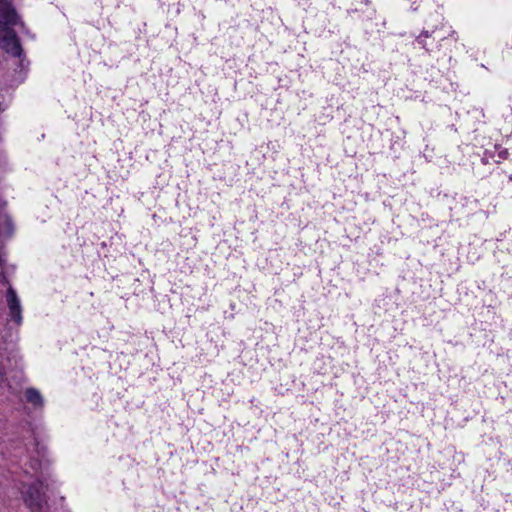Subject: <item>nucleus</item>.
I'll return each mask as SVG.
<instances>
[{
  "label": "nucleus",
  "instance_id": "f03ea898",
  "mask_svg": "<svg viewBox=\"0 0 512 512\" xmlns=\"http://www.w3.org/2000/svg\"><path fill=\"white\" fill-rule=\"evenodd\" d=\"M22 25L18 14L7 0H0V47L13 57L22 56L14 27Z\"/></svg>",
  "mask_w": 512,
  "mask_h": 512
},
{
  "label": "nucleus",
  "instance_id": "20e7f679",
  "mask_svg": "<svg viewBox=\"0 0 512 512\" xmlns=\"http://www.w3.org/2000/svg\"><path fill=\"white\" fill-rule=\"evenodd\" d=\"M6 301L9 309L10 320L13 321L17 326H20L23 321L22 306L16 291L12 288V286H9L7 289Z\"/></svg>",
  "mask_w": 512,
  "mask_h": 512
},
{
  "label": "nucleus",
  "instance_id": "6e6552de",
  "mask_svg": "<svg viewBox=\"0 0 512 512\" xmlns=\"http://www.w3.org/2000/svg\"><path fill=\"white\" fill-rule=\"evenodd\" d=\"M491 155H493L492 151H485L484 156L482 157V162L484 164H488L490 162Z\"/></svg>",
  "mask_w": 512,
  "mask_h": 512
},
{
  "label": "nucleus",
  "instance_id": "39448f33",
  "mask_svg": "<svg viewBox=\"0 0 512 512\" xmlns=\"http://www.w3.org/2000/svg\"><path fill=\"white\" fill-rule=\"evenodd\" d=\"M440 27L442 22L438 21V24L434 25L431 29H424L415 39L416 43L420 45L426 51H429L426 39L431 37Z\"/></svg>",
  "mask_w": 512,
  "mask_h": 512
},
{
  "label": "nucleus",
  "instance_id": "423d86ee",
  "mask_svg": "<svg viewBox=\"0 0 512 512\" xmlns=\"http://www.w3.org/2000/svg\"><path fill=\"white\" fill-rule=\"evenodd\" d=\"M24 394L26 401L32 404L35 408H40L43 406V397L37 389L27 388Z\"/></svg>",
  "mask_w": 512,
  "mask_h": 512
},
{
  "label": "nucleus",
  "instance_id": "7ed1b4c3",
  "mask_svg": "<svg viewBox=\"0 0 512 512\" xmlns=\"http://www.w3.org/2000/svg\"><path fill=\"white\" fill-rule=\"evenodd\" d=\"M13 233V224L3 207H0V241L9 238ZM5 260L0 254V283L6 284L7 279L4 275L3 264Z\"/></svg>",
  "mask_w": 512,
  "mask_h": 512
},
{
  "label": "nucleus",
  "instance_id": "f257e3e1",
  "mask_svg": "<svg viewBox=\"0 0 512 512\" xmlns=\"http://www.w3.org/2000/svg\"><path fill=\"white\" fill-rule=\"evenodd\" d=\"M27 453L24 462V473L34 478V482L26 487L22 485L20 493L25 506L31 512H41L47 504V498L42 491L44 485L48 488L47 475L44 472L45 447L33 438L29 444H25Z\"/></svg>",
  "mask_w": 512,
  "mask_h": 512
},
{
  "label": "nucleus",
  "instance_id": "0eeeda50",
  "mask_svg": "<svg viewBox=\"0 0 512 512\" xmlns=\"http://www.w3.org/2000/svg\"><path fill=\"white\" fill-rule=\"evenodd\" d=\"M508 157L507 149L499 148L495 146V150L493 151V155H491V160L495 163H500L502 160H505Z\"/></svg>",
  "mask_w": 512,
  "mask_h": 512
}]
</instances>
